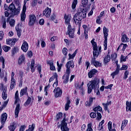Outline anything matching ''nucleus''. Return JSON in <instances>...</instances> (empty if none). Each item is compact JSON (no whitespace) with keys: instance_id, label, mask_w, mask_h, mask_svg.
I'll use <instances>...</instances> for the list:
<instances>
[{"instance_id":"bf43d9fd","label":"nucleus","mask_w":131,"mask_h":131,"mask_svg":"<svg viewBox=\"0 0 131 131\" xmlns=\"http://www.w3.org/2000/svg\"><path fill=\"white\" fill-rule=\"evenodd\" d=\"M90 116L91 118H96V117H97V114L92 112L90 114Z\"/></svg>"},{"instance_id":"680f3d73","label":"nucleus","mask_w":131,"mask_h":131,"mask_svg":"<svg viewBox=\"0 0 131 131\" xmlns=\"http://www.w3.org/2000/svg\"><path fill=\"white\" fill-rule=\"evenodd\" d=\"M14 4H15V5H16V7H20V2L19 1V0H14Z\"/></svg>"},{"instance_id":"0eeeda50","label":"nucleus","mask_w":131,"mask_h":131,"mask_svg":"<svg viewBox=\"0 0 131 131\" xmlns=\"http://www.w3.org/2000/svg\"><path fill=\"white\" fill-rule=\"evenodd\" d=\"M53 93H54L55 98H59V97L62 96V90L59 87L56 88L54 89Z\"/></svg>"},{"instance_id":"0e129e2a","label":"nucleus","mask_w":131,"mask_h":131,"mask_svg":"<svg viewBox=\"0 0 131 131\" xmlns=\"http://www.w3.org/2000/svg\"><path fill=\"white\" fill-rule=\"evenodd\" d=\"M128 68L127 66L123 65L122 67L120 68V70H126Z\"/></svg>"},{"instance_id":"4468645a","label":"nucleus","mask_w":131,"mask_h":131,"mask_svg":"<svg viewBox=\"0 0 131 131\" xmlns=\"http://www.w3.org/2000/svg\"><path fill=\"white\" fill-rule=\"evenodd\" d=\"M7 118H8V115L7 114V113H4L2 114L1 116V123H2L3 124H4V123H6Z\"/></svg>"},{"instance_id":"4c0bfd02","label":"nucleus","mask_w":131,"mask_h":131,"mask_svg":"<svg viewBox=\"0 0 131 131\" xmlns=\"http://www.w3.org/2000/svg\"><path fill=\"white\" fill-rule=\"evenodd\" d=\"M71 102L70 100H68L67 103L65 105V110L66 111H68V109H69V107H70V103Z\"/></svg>"},{"instance_id":"473e14b6","label":"nucleus","mask_w":131,"mask_h":131,"mask_svg":"<svg viewBox=\"0 0 131 131\" xmlns=\"http://www.w3.org/2000/svg\"><path fill=\"white\" fill-rule=\"evenodd\" d=\"M103 32L104 37H108V32L109 31L107 29L106 27H103Z\"/></svg>"},{"instance_id":"69168bd1","label":"nucleus","mask_w":131,"mask_h":131,"mask_svg":"<svg viewBox=\"0 0 131 131\" xmlns=\"http://www.w3.org/2000/svg\"><path fill=\"white\" fill-rule=\"evenodd\" d=\"M37 4V0H33V1L32 2V7H35V6H36Z\"/></svg>"},{"instance_id":"13d9d810","label":"nucleus","mask_w":131,"mask_h":131,"mask_svg":"<svg viewBox=\"0 0 131 131\" xmlns=\"http://www.w3.org/2000/svg\"><path fill=\"white\" fill-rule=\"evenodd\" d=\"M14 99H15L14 104H17L18 102L20 101V98H19V96H15Z\"/></svg>"},{"instance_id":"412c9836","label":"nucleus","mask_w":131,"mask_h":131,"mask_svg":"<svg viewBox=\"0 0 131 131\" xmlns=\"http://www.w3.org/2000/svg\"><path fill=\"white\" fill-rule=\"evenodd\" d=\"M47 63L50 66V70H52L54 71L56 70V68H55V66H54V62L53 60H49L47 62Z\"/></svg>"},{"instance_id":"c85d7f7f","label":"nucleus","mask_w":131,"mask_h":131,"mask_svg":"<svg viewBox=\"0 0 131 131\" xmlns=\"http://www.w3.org/2000/svg\"><path fill=\"white\" fill-rule=\"evenodd\" d=\"M27 96H28V99L26 101V102L24 103V106H25V107H27V106H28V105H29V104L31 103V97H29L28 96V94H27Z\"/></svg>"},{"instance_id":"a211bd4d","label":"nucleus","mask_w":131,"mask_h":131,"mask_svg":"<svg viewBox=\"0 0 131 131\" xmlns=\"http://www.w3.org/2000/svg\"><path fill=\"white\" fill-rule=\"evenodd\" d=\"M24 61H25V57L24 56V54H21L18 58V65H22V63H24Z\"/></svg>"},{"instance_id":"dca6fc26","label":"nucleus","mask_w":131,"mask_h":131,"mask_svg":"<svg viewBox=\"0 0 131 131\" xmlns=\"http://www.w3.org/2000/svg\"><path fill=\"white\" fill-rule=\"evenodd\" d=\"M16 41H17V40H16V38L7 39L6 40L7 45H9V46H15V44L16 43Z\"/></svg>"},{"instance_id":"2eb2a0df","label":"nucleus","mask_w":131,"mask_h":131,"mask_svg":"<svg viewBox=\"0 0 131 131\" xmlns=\"http://www.w3.org/2000/svg\"><path fill=\"white\" fill-rule=\"evenodd\" d=\"M25 12H26V7L23 8V12L20 14V19L21 21H25V19H26V14H25Z\"/></svg>"},{"instance_id":"ea45409f","label":"nucleus","mask_w":131,"mask_h":131,"mask_svg":"<svg viewBox=\"0 0 131 131\" xmlns=\"http://www.w3.org/2000/svg\"><path fill=\"white\" fill-rule=\"evenodd\" d=\"M94 111H95V112H102V107L101 106H100V105H98L96 107H95L94 109H93Z\"/></svg>"},{"instance_id":"c756f323","label":"nucleus","mask_w":131,"mask_h":131,"mask_svg":"<svg viewBox=\"0 0 131 131\" xmlns=\"http://www.w3.org/2000/svg\"><path fill=\"white\" fill-rule=\"evenodd\" d=\"M27 94V87H26L25 89H23L20 91V97H23L24 95Z\"/></svg>"},{"instance_id":"6ab92c4d","label":"nucleus","mask_w":131,"mask_h":131,"mask_svg":"<svg viewBox=\"0 0 131 131\" xmlns=\"http://www.w3.org/2000/svg\"><path fill=\"white\" fill-rule=\"evenodd\" d=\"M16 86V80L12 78L11 79V83H10V91H12L13 89H15V86Z\"/></svg>"},{"instance_id":"79ce46f5","label":"nucleus","mask_w":131,"mask_h":131,"mask_svg":"<svg viewBox=\"0 0 131 131\" xmlns=\"http://www.w3.org/2000/svg\"><path fill=\"white\" fill-rule=\"evenodd\" d=\"M78 1L77 0H74L72 4V8L73 10H74L76 8V5H77Z\"/></svg>"},{"instance_id":"6e6d98bb","label":"nucleus","mask_w":131,"mask_h":131,"mask_svg":"<svg viewBox=\"0 0 131 131\" xmlns=\"http://www.w3.org/2000/svg\"><path fill=\"white\" fill-rule=\"evenodd\" d=\"M81 3L83 7H86L88 5V3H89V0H81Z\"/></svg>"},{"instance_id":"f704fd0d","label":"nucleus","mask_w":131,"mask_h":131,"mask_svg":"<svg viewBox=\"0 0 131 131\" xmlns=\"http://www.w3.org/2000/svg\"><path fill=\"white\" fill-rule=\"evenodd\" d=\"M129 74V72L128 71H125L124 73V76L123 77V80H126L127 77H128V75Z\"/></svg>"},{"instance_id":"8fccbe9b","label":"nucleus","mask_w":131,"mask_h":131,"mask_svg":"<svg viewBox=\"0 0 131 131\" xmlns=\"http://www.w3.org/2000/svg\"><path fill=\"white\" fill-rule=\"evenodd\" d=\"M62 116H63V114L61 113H59L56 116V120H59L60 119L62 118Z\"/></svg>"},{"instance_id":"9b49d317","label":"nucleus","mask_w":131,"mask_h":131,"mask_svg":"<svg viewBox=\"0 0 131 131\" xmlns=\"http://www.w3.org/2000/svg\"><path fill=\"white\" fill-rule=\"evenodd\" d=\"M96 58H92L91 64H92V65H94V66H95V67H100V66H101V65H102V63H101L99 61L96 60Z\"/></svg>"},{"instance_id":"c03bdc74","label":"nucleus","mask_w":131,"mask_h":131,"mask_svg":"<svg viewBox=\"0 0 131 131\" xmlns=\"http://www.w3.org/2000/svg\"><path fill=\"white\" fill-rule=\"evenodd\" d=\"M16 8H17V7H15V5H14L13 3L10 4L9 7V10H10L11 12H13V10H15V9Z\"/></svg>"},{"instance_id":"72a5a7b5","label":"nucleus","mask_w":131,"mask_h":131,"mask_svg":"<svg viewBox=\"0 0 131 131\" xmlns=\"http://www.w3.org/2000/svg\"><path fill=\"white\" fill-rule=\"evenodd\" d=\"M91 43L92 44L93 50L98 49V47L97 46V42H95V38H93L91 40Z\"/></svg>"},{"instance_id":"a878e982","label":"nucleus","mask_w":131,"mask_h":131,"mask_svg":"<svg viewBox=\"0 0 131 131\" xmlns=\"http://www.w3.org/2000/svg\"><path fill=\"white\" fill-rule=\"evenodd\" d=\"M111 60V57H110V55L109 54H107L104 59V64H107V63H109Z\"/></svg>"},{"instance_id":"393cba45","label":"nucleus","mask_w":131,"mask_h":131,"mask_svg":"<svg viewBox=\"0 0 131 131\" xmlns=\"http://www.w3.org/2000/svg\"><path fill=\"white\" fill-rule=\"evenodd\" d=\"M96 98H90L89 99V102L86 101L85 102V106H92V104H93V102H94V100H95Z\"/></svg>"},{"instance_id":"c9c22d12","label":"nucleus","mask_w":131,"mask_h":131,"mask_svg":"<svg viewBox=\"0 0 131 131\" xmlns=\"http://www.w3.org/2000/svg\"><path fill=\"white\" fill-rule=\"evenodd\" d=\"M15 30L17 32V34L18 37H20L21 36V29L19 28V26H16L15 27Z\"/></svg>"},{"instance_id":"6e6552de","label":"nucleus","mask_w":131,"mask_h":131,"mask_svg":"<svg viewBox=\"0 0 131 131\" xmlns=\"http://www.w3.org/2000/svg\"><path fill=\"white\" fill-rule=\"evenodd\" d=\"M63 19L65 20V24L68 25V29L72 28L71 25H70V20H71V17L69 16L64 14Z\"/></svg>"},{"instance_id":"bb28decb","label":"nucleus","mask_w":131,"mask_h":131,"mask_svg":"<svg viewBox=\"0 0 131 131\" xmlns=\"http://www.w3.org/2000/svg\"><path fill=\"white\" fill-rule=\"evenodd\" d=\"M99 56V52H98V48L93 49V58L96 59Z\"/></svg>"},{"instance_id":"cd10ccee","label":"nucleus","mask_w":131,"mask_h":131,"mask_svg":"<svg viewBox=\"0 0 131 131\" xmlns=\"http://www.w3.org/2000/svg\"><path fill=\"white\" fill-rule=\"evenodd\" d=\"M18 52H19V48L17 47H14L11 52L12 56H15Z\"/></svg>"},{"instance_id":"052dcab7","label":"nucleus","mask_w":131,"mask_h":131,"mask_svg":"<svg viewBox=\"0 0 131 131\" xmlns=\"http://www.w3.org/2000/svg\"><path fill=\"white\" fill-rule=\"evenodd\" d=\"M107 125H108V130H111V129H112V122L111 121L108 122Z\"/></svg>"},{"instance_id":"603ef678","label":"nucleus","mask_w":131,"mask_h":131,"mask_svg":"<svg viewBox=\"0 0 131 131\" xmlns=\"http://www.w3.org/2000/svg\"><path fill=\"white\" fill-rule=\"evenodd\" d=\"M15 20L14 19H12L9 21V24L11 27H14L15 26Z\"/></svg>"},{"instance_id":"e433bc0d","label":"nucleus","mask_w":131,"mask_h":131,"mask_svg":"<svg viewBox=\"0 0 131 131\" xmlns=\"http://www.w3.org/2000/svg\"><path fill=\"white\" fill-rule=\"evenodd\" d=\"M34 60H32L31 64V69L32 70V72H34L35 71V68H36V67H34Z\"/></svg>"},{"instance_id":"a18cd8bd","label":"nucleus","mask_w":131,"mask_h":131,"mask_svg":"<svg viewBox=\"0 0 131 131\" xmlns=\"http://www.w3.org/2000/svg\"><path fill=\"white\" fill-rule=\"evenodd\" d=\"M2 24L3 28H4V29H6V28H7V24L6 22V18H3Z\"/></svg>"},{"instance_id":"774afa93","label":"nucleus","mask_w":131,"mask_h":131,"mask_svg":"<svg viewBox=\"0 0 131 131\" xmlns=\"http://www.w3.org/2000/svg\"><path fill=\"white\" fill-rule=\"evenodd\" d=\"M25 128H26V126H25V125L21 126L19 128V131H24Z\"/></svg>"},{"instance_id":"9d476101","label":"nucleus","mask_w":131,"mask_h":131,"mask_svg":"<svg viewBox=\"0 0 131 131\" xmlns=\"http://www.w3.org/2000/svg\"><path fill=\"white\" fill-rule=\"evenodd\" d=\"M52 12V9L47 7L43 11V14L44 16H46L47 18H49L51 15V13Z\"/></svg>"},{"instance_id":"de8ad7c7","label":"nucleus","mask_w":131,"mask_h":131,"mask_svg":"<svg viewBox=\"0 0 131 131\" xmlns=\"http://www.w3.org/2000/svg\"><path fill=\"white\" fill-rule=\"evenodd\" d=\"M34 128H35V124H32L31 125L29 126V130L30 131H34Z\"/></svg>"},{"instance_id":"338daca9","label":"nucleus","mask_w":131,"mask_h":131,"mask_svg":"<svg viewBox=\"0 0 131 131\" xmlns=\"http://www.w3.org/2000/svg\"><path fill=\"white\" fill-rule=\"evenodd\" d=\"M4 38V32L0 31V40H2Z\"/></svg>"},{"instance_id":"e2e57ef3","label":"nucleus","mask_w":131,"mask_h":131,"mask_svg":"<svg viewBox=\"0 0 131 131\" xmlns=\"http://www.w3.org/2000/svg\"><path fill=\"white\" fill-rule=\"evenodd\" d=\"M102 118V115L101 114V113L97 112V117L96 118V119H97V120H100V119H101Z\"/></svg>"},{"instance_id":"3c124183","label":"nucleus","mask_w":131,"mask_h":131,"mask_svg":"<svg viewBox=\"0 0 131 131\" xmlns=\"http://www.w3.org/2000/svg\"><path fill=\"white\" fill-rule=\"evenodd\" d=\"M50 18L51 20H52V21H54V22H55V23H58V21H57V20H56V15L53 14L50 16Z\"/></svg>"},{"instance_id":"37998d69","label":"nucleus","mask_w":131,"mask_h":131,"mask_svg":"<svg viewBox=\"0 0 131 131\" xmlns=\"http://www.w3.org/2000/svg\"><path fill=\"white\" fill-rule=\"evenodd\" d=\"M119 74V71L116 70L115 72H113L111 74V76L112 77V78L114 79V78L115 77L116 75H117Z\"/></svg>"},{"instance_id":"4d7b16f0","label":"nucleus","mask_w":131,"mask_h":131,"mask_svg":"<svg viewBox=\"0 0 131 131\" xmlns=\"http://www.w3.org/2000/svg\"><path fill=\"white\" fill-rule=\"evenodd\" d=\"M62 52L63 55L66 56V55H67V53H68V49H67L66 48H63Z\"/></svg>"},{"instance_id":"20e7f679","label":"nucleus","mask_w":131,"mask_h":131,"mask_svg":"<svg viewBox=\"0 0 131 131\" xmlns=\"http://www.w3.org/2000/svg\"><path fill=\"white\" fill-rule=\"evenodd\" d=\"M29 26H33L36 22V16L34 14H31L29 16Z\"/></svg>"},{"instance_id":"49530a36","label":"nucleus","mask_w":131,"mask_h":131,"mask_svg":"<svg viewBox=\"0 0 131 131\" xmlns=\"http://www.w3.org/2000/svg\"><path fill=\"white\" fill-rule=\"evenodd\" d=\"M127 59V56H124L123 55H121L120 57V62H125Z\"/></svg>"},{"instance_id":"ddd939ff","label":"nucleus","mask_w":131,"mask_h":131,"mask_svg":"<svg viewBox=\"0 0 131 131\" xmlns=\"http://www.w3.org/2000/svg\"><path fill=\"white\" fill-rule=\"evenodd\" d=\"M21 50L23 52H25V53H26V52L28 51V43H27L25 40L23 41V43L21 46Z\"/></svg>"},{"instance_id":"f8f14e48","label":"nucleus","mask_w":131,"mask_h":131,"mask_svg":"<svg viewBox=\"0 0 131 131\" xmlns=\"http://www.w3.org/2000/svg\"><path fill=\"white\" fill-rule=\"evenodd\" d=\"M70 75V72L68 73V72H66V74H64L62 77V79H64L63 80V83H68V81H69Z\"/></svg>"},{"instance_id":"f03ea898","label":"nucleus","mask_w":131,"mask_h":131,"mask_svg":"<svg viewBox=\"0 0 131 131\" xmlns=\"http://www.w3.org/2000/svg\"><path fill=\"white\" fill-rule=\"evenodd\" d=\"M86 17V11L83 9L81 11L77 12L74 15L73 19L75 24L80 25V22L82 19Z\"/></svg>"},{"instance_id":"f3484780","label":"nucleus","mask_w":131,"mask_h":131,"mask_svg":"<svg viewBox=\"0 0 131 131\" xmlns=\"http://www.w3.org/2000/svg\"><path fill=\"white\" fill-rule=\"evenodd\" d=\"M96 73H98V70L95 69L91 70L90 72L88 73V76L89 78H92L93 76L95 75V74H96Z\"/></svg>"},{"instance_id":"7c9ffc66","label":"nucleus","mask_w":131,"mask_h":131,"mask_svg":"<svg viewBox=\"0 0 131 131\" xmlns=\"http://www.w3.org/2000/svg\"><path fill=\"white\" fill-rule=\"evenodd\" d=\"M127 122H128V121L127 120H125L122 121L121 129V130H123V128L126 126V124H127Z\"/></svg>"},{"instance_id":"7ed1b4c3","label":"nucleus","mask_w":131,"mask_h":131,"mask_svg":"<svg viewBox=\"0 0 131 131\" xmlns=\"http://www.w3.org/2000/svg\"><path fill=\"white\" fill-rule=\"evenodd\" d=\"M0 90L2 91V98L3 100H7L8 94H7V87L4 86V84H0Z\"/></svg>"},{"instance_id":"aec40b11","label":"nucleus","mask_w":131,"mask_h":131,"mask_svg":"<svg viewBox=\"0 0 131 131\" xmlns=\"http://www.w3.org/2000/svg\"><path fill=\"white\" fill-rule=\"evenodd\" d=\"M19 112H20V104H17L15 107V110L14 111L15 113V117L17 118L18 117V115H19Z\"/></svg>"},{"instance_id":"39448f33","label":"nucleus","mask_w":131,"mask_h":131,"mask_svg":"<svg viewBox=\"0 0 131 131\" xmlns=\"http://www.w3.org/2000/svg\"><path fill=\"white\" fill-rule=\"evenodd\" d=\"M60 129L61 131H69V128L67 126V123H66V118H64L61 121L60 124Z\"/></svg>"},{"instance_id":"4be33fe9","label":"nucleus","mask_w":131,"mask_h":131,"mask_svg":"<svg viewBox=\"0 0 131 131\" xmlns=\"http://www.w3.org/2000/svg\"><path fill=\"white\" fill-rule=\"evenodd\" d=\"M21 10V7L18 6L13 11L11 12L12 15H19L20 14V11Z\"/></svg>"},{"instance_id":"864d4df0","label":"nucleus","mask_w":131,"mask_h":131,"mask_svg":"<svg viewBox=\"0 0 131 131\" xmlns=\"http://www.w3.org/2000/svg\"><path fill=\"white\" fill-rule=\"evenodd\" d=\"M111 58H112V61H115V60L116 59V58H117V54L113 53L111 55Z\"/></svg>"},{"instance_id":"b1692460","label":"nucleus","mask_w":131,"mask_h":131,"mask_svg":"<svg viewBox=\"0 0 131 131\" xmlns=\"http://www.w3.org/2000/svg\"><path fill=\"white\" fill-rule=\"evenodd\" d=\"M121 40L123 42H128V40H129V38H128L126 34H122V38Z\"/></svg>"},{"instance_id":"5fc2aeb1","label":"nucleus","mask_w":131,"mask_h":131,"mask_svg":"<svg viewBox=\"0 0 131 131\" xmlns=\"http://www.w3.org/2000/svg\"><path fill=\"white\" fill-rule=\"evenodd\" d=\"M92 123H90L88 124V129H86V131H93V128H92Z\"/></svg>"},{"instance_id":"2f4dec72","label":"nucleus","mask_w":131,"mask_h":131,"mask_svg":"<svg viewBox=\"0 0 131 131\" xmlns=\"http://www.w3.org/2000/svg\"><path fill=\"white\" fill-rule=\"evenodd\" d=\"M102 105L104 106L105 111H107L108 110V106L111 105V101H107L106 103H102Z\"/></svg>"},{"instance_id":"423d86ee","label":"nucleus","mask_w":131,"mask_h":131,"mask_svg":"<svg viewBox=\"0 0 131 131\" xmlns=\"http://www.w3.org/2000/svg\"><path fill=\"white\" fill-rule=\"evenodd\" d=\"M66 67L67 68L66 72H70V67L71 68H74V62L73 60L69 61L66 64Z\"/></svg>"},{"instance_id":"a19ab883","label":"nucleus","mask_w":131,"mask_h":131,"mask_svg":"<svg viewBox=\"0 0 131 131\" xmlns=\"http://www.w3.org/2000/svg\"><path fill=\"white\" fill-rule=\"evenodd\" d=\"M3 49L4 52H6V53H7V52H9L10 50H11V47L5 45L3 46Z\"/></svg>"},{"instance_id":"f257e3e1","label":"nucleus","mask_w":131,"mask_h":131,"mask_svg":"<svg viewBox=\"0 0 131 131\" xmlns=\"http://www.w3.org/2000/svg\"><path fill=\"white\" fill-rule=\"evenodd\" d=\"M99 83H100V79L97 77L90 81L89 83L88 84V93L91 94L93 90H94V92H96V90L99 89Z\"/></svg>"},{"instance_id":"09e8293b","label":"nucleus","mask_w":131,"mask_h":131,"mask_svg":"<svg viewBox=\"0 0 131 131\" xmlns=\"http://www.w3.org/2000/svg\"><path fill=\"white\" fill-rule=\"evenodd\" d=\"M107 37H104V41L103 42V46L104 47V50H107Z\"/></svg>"},{"instance_id":"1a4fd4ad","label":"nucleus","mask_w":131,"mask_h":131,"mask_svg":"<svg viewBox=\"0 0 131 131\" xmlns=\"http://www.w3.org/2000/svg\"><path fill=\"white\" fill-rule=\"evenodd\" d=\"M74 31H75V29H72L70 28L69 29L68 28L67 33L69 35V37L71 38H74Z\"/></svg>"},{"instance_id":"58836bf2","label":"nucleus","mask_w":131,"mask_h":131,"mask_svg":"<svg viewBox=\"0 0 131 131\" xmlns=\"http://www.w3.org/2000/svg\"><path fill=\"white\" fill-rule=\"evenodd\" d=\"M76 54H77V50H76L72 55H71V54H69V60H70L71 59H73V58H74V57H75Z\"/></svg>"},{"instance_id":"5701e85b","label":"nucleus","mask_w":131,"mask_h":131,"mask_svg":"<svg viewBox=\"0 0 131 131\" xmlns=\"http://www.w3.org/2000/svg\"><path fill=\"white\" fill-rule=\"evenodd\" d=\"M16 127V123H15V122H13L12 123H10V125L9 126V129L10 131H15Z\"/></svg>"}]
</instances>
